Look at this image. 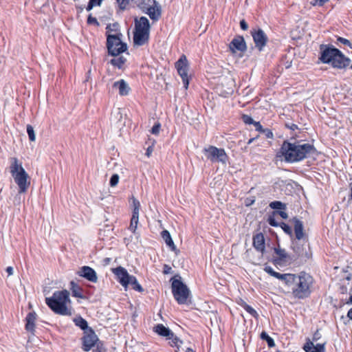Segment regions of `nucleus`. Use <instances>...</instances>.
<instances>
[{
    "instance_id": "obj_1",
    "label": "nucleus",
    "mask_w": 352,
    "mask_h": 352,
    "mask_svg": "<svg viewBox=\"0 0 352 352\" xmlns=\"http://www.w3.org/2000/svg\"><path fill=\"white\" fill-rule=\"evenodd\" d=\"M316 153L317 151L313 144L303 143L301 141L294 143L284 141L279 151L280 156L289 163H296L312 157Z\"/></svg>"
},
{
    "instance_id": "obj_2",
    "label": "nucleus",
    "mask_w": 352,
    "mask_h": 352,
    "mask_svg": "<svg viewBox=\"0 0 352 352\" xmlns=\"http://www.w3.org/2000/svg\"><path fill=\"white\" fill-rule=\"evenodd\" d=\"M313 282L314 279L310 274L301 272L298 274H287L284 283L291 289L295 298L303 299L310 295Z\"/></svg>"
},
{
    "instance_id": "obj_3",
    "label": "nucleus",
    "mask_w": 352,
    "mask_h": 352,
    "mask_svg": "<svg viewBox=\"0 0 352 352\" xmlns=\"http://www.w3.org/2000/svg\"><path fill=\"white\" fill-rule=\"evenodd\" d=\"M320 60L323 63L331 64L337 69H345L350 64V59L333 45H321Z\"/></svg>"
},
{
    "instance_id": "obj_4",
    "label": "nucleus",
    "mask_w": 352,
    "mask_h": 352,
    "mask_svg": "<svg viewBox=\"0 0 352 352\" xmlns=\"http://www.w3.org/2000/svg\"><path fill=\"white\" fill-rule=\"evenodd\" d=\"M46 304L56 314L71 316L72 309L69 306L71 300L67 290L55 292L52 296L45 298Z\"/></svg>"
},
{
    "instance_id": "obj_5",
    "label": "nucleus",
    "mask_w": 352,
    "mask_h": 352,
    "mask_svg": "<svg viewBox=\"0 0 352 352\" xmlns=\"http://www.w3.org/2000/svg\"><path fill=\"white\" fill-rule=\"evenodd\" d=\"M10 169L14 182L19 186V193L25 192L30 184V182L28 181L29 176L16 157L10 159Z\"/></svg>"
},
{
    "instance_id": "obj_6",
    "label": "nucleus",
    "mask_w": 352,
    "mask_h": 352,
    "mask_svg": "<svg viewBox=\"0 0 352 352\" xmlns=\"http://www.w3.org/2000/svg\"><path fill=\"white\" fill-rule=\"evenodd\" d=\"M122 34L120 32L108 34L107 38V47L108 52L113 56H119L127 50L126 44L121 40Z\"/></svg>"
},
{
    "instance_id": "obj_7",
    "label": "nucleus",
    "mask_w": 352,
    "mask_h": 352,
    "mask_svg": "<svg viewBox=\"0 0 352 352\" xmlns=\"http://www.w3.org/2000/svg\"><path fill=\"white\" fill-rule=\"evenodd\" d=\"M173 295L179 304H185L190 295L188 287L179 279L172 278Z\"/></svg>"
},
{
    "instance_id": "obj_8",
    "label": "nucleus",
    "mask_w": 352,
    "mask_h": 352,
    "mask_svg": "<svg viewBox=\"0 0 352 352\" xmlns=\"http://www.w3.org/2000/svg\"><path fill=\"white\" fill-rule=\"evenodd\" d=\"M203 152L208 160L212 162H221L226 164L228 156L223 148H219L214 146L204 148Z\"/></svg>"
},
{
    "instance_id": "obj_9",
    "label": "nucleus",
    "mask_w": 352,
    "mask_h": 352,
    "mask_svg": "<svg viewBox=\"0 0 352 352\" xmlns=\"http://www.w3.org/2000/svg\"><path fill=\"white\" fill-rule=\"evenodd\" d=\"M137 6L140 7L149 17L154 21H157L161 15V6L155 0L150 1V3L146 5L143 0H139Z\"/></svg>"
},
{
    "instance_id": "obj_10",
    "label": "nucleus",
    "mask_w": 352,
    "mask_h": 352,
    "mask_svg": "<svg viewBox=\"0 0 352 352\" xmlns=\"http://www.w3.org/2000/svg\"><path fill=\"white\" fill-rule=\"evenodd\" d=\"M292 247L298 257L304 260L309 259L311 257V253L307 250V247L309 248L307 239L301 241L293 240Z\"/></svg>"
},
{
    "instance_id": "obj_11",
    "label": "nucleus",
    "mask_w": 352,
    "mask_h": 352,
    "mask_svg": "<svg viewBox=\"0 0 352 352\" xmlns=\"http://www.w3.org/2000/svg\"><path fill=\"white\" fill-rule=\"evenodd\" d=\"M175 67L182 78L184 88L187 89L189 80L188 77V60L185 55L180 56L179 59L175 63Z\"/></svg>"
},
{
    "instance_id": "obj_12",
    "label": "nucleus",
    "mask_w": 352,
    "mask_h": 352,
    "mask_svg": "<svg viewBox=\"0 0 352 352\" xmlns=\"http://www.w3.org/2000/svg\"><path fill=\"white\" fill-rule=\"evenodd\" d=\"M255 47L260 51H263L265 47L268 38L264 31L261 29L253 30L251 31Z\"/></svg>"
},
{
    "instance_id": "obj_13",
    "label": "nucleus",
    "mask_w": 352,
    "mask_h": 352,
    "mask_svg": "<svg viewBox=\"0 0 352 352\" xmlns=\"http://www.w3.org/2000/svg\"><path fill=\"white\" fill-rule=\"evenodd\" d=\"M98 340L95 332L89 329L87 331H85V336L82 338V349L85 351H89Z\"/></svg>"
},
{
    "instance_id": "obj_14",
    "label": "nucleus",
    "mask_w": 352,
    "mask_h": 352,
    "mask_svg": "<svg viewBox=\"0 0 352 352\" xmlns=\"http://www.w3.org/2000/svg\"><path fill=\"white\" fill-rule=\"evenodd\" d=\"M113 272L117 276L119 283L125 288L128 287V281L131 275L124 267L120 266L113 270Z\"/></svg>"
},
{
    "instance_id": "obj_15",
    "label": "nucleus",
    "mask_w": 352,
    "mask_h": 352,
    "mask_svg": "<svg viewBox=\"0 0 352 352\" xmlns=\"http://www.w3.org/2000/svg\"><path fill=\"white\" fill-rule=\"evenodd\" d=\"M78 274L90 282L95 283L98 281L96 272L94 269L89 266L82 267L78 272Z\"/></svg>"
},
{
    "instance_id": "obj_16",
    "label": "nucleus",
    "mask_w": 352,
    "mask_h": 352,
    "mask_svg": "<svg viewBox=\"0 0 352 352\" xmlns=\"http://www.w3.org/2000/svg\"><path fill=\"white\" fill-rule=\"evenodd\" d=\"M229 47L233 53H235L236 51L243 52L247 49V46L243 36H237L233 38L229 45Z\"/></svg>"
},
{
    "instance_id": "obj_17",
    "label": "nucleus",
    "mask_w": 352,
    "mask_h": 352,
    "mask_svg": "<svg viewBox=\"0 0 352 352\" xmlns=\"http://www.w3.org/2000/svg\"><path fill=\"white\" fill-rule=\"evenodd\" d=\"M294 222V228L295 239L294 240L301 241L302 239H307L304 232V226L302 222L296 217L292 219Z\"/></svg>"
},
{
    "instance_id": "obj_18",
    "label": "nucleus",
    "mask_w": 352,
    "mask_h": 352,
    "mask_svg": "<svg viewBox=\"0 0 352 352\" xmlns=\"http://www.w3.org/2000/svg\"><path fill=\"white\" fill-rule=\"evenodd\" d=\"M149 38V33L142 30H135L133 35V43L135 45H144Z\"/></svg>"
},
{
    "instance_id": "obj_19",
    "label": "nucleus",
    "mask_w": 352,
    "mask_h": 352,
    "mask_svg": "<svg viewBox=\"0 0 352 352\" xmlns=\"http://www.w3.org/2000/svg\"><path fill=\"white\" fill-rule=\"evenodd\" d=\"M135 30H142L149 33L150 24L148 19L145 16H142L139 19L135 20Z\"/></svg>"
},
{
    "instance_id": "obj_20",
    "label": "nucleus",
    "mask_w": 352,
    "mask_h": 352,
    "mask_svg": "<svg viewBox=\"0 0 352 352\" xmlns=\"http://www.w3.org/2000/svg\"><path fill=\"white\" fill-rule=\"evenodd\" d=\"M254 248L258 252L263 253L265 250V238L262 233L256 234L253 237Z\"/></svg>"
},
{
    "instance_id": "obj_21",
    "label": "nucleus",
    "mask_w": 352,
    "mask_h": 352,
    "mask_svg": "<svg viewBox=\"0 0 352 352\" xmlns=\"http://www.w3.org/2000/svg\"><path fill=\"white\" fill-rule=\"evenodd\" d=\"M153 331L160 336L166 337L168 339L170 336H173V331L162 324H158L153 327Z\"/></svg>"
},
{
    "instance_id": "obj_22",
    "label": "nucleus",
    "mask_w": 352,
    "mask_h": 352,
    "mask_svg": "<svg viewBox=\"0 0 352 352\" xmlns=\"http://www.w3.org/2000/svg\"><path fill=\"white\" fill-rule=\"evenodd\" d=\"M306 352H324V344H317L316 346L311 341H308L303 346Z\"/></svg>"
},
{
    "instance_id": "obj_23",
    "label": "nucleus",
    "mask_w": 352,
    "mask_h": 352,
    "mask_svg": "<svg viewBox=\"0 0 352 352\" xmlns=\"http://www.w3.org/2000/svg\"><path fill=\"white\" fill-rule=\"evenodd\" d=\"M113 87L118 89L119 94L121 96H126L129 92V87L124 80H120L113 83Z\"/></svg>"
},
{
    "instance_id": "obj_24",
    "label": "nucleus",
    "mask_w": 352,
    "mask_h": 352,
    "mask_svg": "<svg viewBox=\"0 0 352 352\" xmlns=\"http://www.w3.org/2000/svg\"><path fill=\"white\" fill-rule=\"evenodd\" d=\"M36 315L34 312L29 313L26 316L25 329L28 331L33 332L35 327V321Z\"/></svg>"
},
{
    "instance_id": "obj_25",
    "label": "nucleus",
    "mask_w": 352,
    "mask_h": 352,
    "mask_svg": "<svg viewBox=\"0 0 352 352\" xmlns=\"http://www.w3.org/2000/svg\"><path fill=\"white\" fill-rule=\"evenodd\" d=\"M161 236H162V238L165 241V243L167 245V246H168L170 248L171 250L175 251L176 250V246L174 244V242H173V241L172 239V237H171V236L170 234V232L168 230H163L162 232Z\"/></svg>"
},
{
    "instance_id": "obj_26",
    "label": "nucleus",
    "mask_w": 352,
    "mask_h": 352,
    "mask_svg": "<svg viewBox=\"0 0 352 352\" xmlns=\"http://www.w3.org/2000/svg\"><path fill=\"white\" fill-rule=\"evenodd\" d=\"M126 61V58H124V56H114V58L110 60V63L112 65H113L114 67H116L120 69H122L124 68V65H125Z\"/></svg>"
},
{
    "instance_id": "obj_27",
    "label": "nucleus",
    "mask_w": 352,
    "mask_h": 352,
    "mask_svg": "<svg viewBox=\"0 0 352 352\" xmlns=\"http://www.w3.org/2000/svg\"><path fill=\"white\" fill-rule=\"evenodd\" d=\"M265 271L270 275H271L279 280H281L283 283L285 280L286 276L287 275V274H280L278 272H276L270 266L265 267Z\"/></svg>"
},
{
    "instance_id": "obj_28",
    "label": "nucleus",
    "mask_w": 352,
    "mask_h": 352,
    "mask_svg": "<svg viewBox=\"0 0 352 352\" xmlns=\"http://www.w3.org/2000/svg\"><path fill=\"white\" fill-rule=\"evenodd\" d=\"M73 321H74V324L77 327H80L82 330L85 331V330H88L89 329L88 327L87 322L84 318H82L81 316L74 318Z\"/></svg>"
},
{
    "instance_id": "obj_29",
    "label": "nucleus",
    "mask_w": 352,
    "mask_h": 352,
    "mask_svg": "<svg viewBox=\"0 0 352 352\" xmlns=\"http://www.w3.org/2000/svg\"><path fill=\"white\" fill-rule=\"evenodd\" d=\"M131 285L132 288L136 291L140 292L143 291L142 286L138 283L137 278L134 276L131 275L129 277L128 281V285Z\"/></svg>"
},
{
    "instance_id": "obj_30",
    "label": "nucleus",
    "mask_w": 352,
    "mask_h": 352,
    "mask_svg": "<svg viewBox=\"0 0 352 352\" xmlns=\"http://www.w3.org/2000/svg\"><path fill=\"white\" fill-rule=\"evenodd\" d=\"M275 253L278 256L279 261H277V263H280L282 262H285L287 261L288 254H287L286 251L284 249L276 248Z\"/></svg>"
},
{
    "instance_id": "obj_31",
    "label": "nucleus",
    "mask_w": 352,
    "mask_h": 352,
    "mask_svg": "<svg viewBox=\"0 0 352 352\" xmlns=\"http://www.w3.org/2000/svg\"><path fill=\"white\" fill-rule=\"evenodd\" d=\"M71 284L72 286L71 289H72L73 296L80 298H83L84 296L82 295V289L80 287H78L77 285H76L74 282H72Z\"/></svg>"
},
{
    "instance_id": "obj_32",
    "label": "nucleus",
    "mask_w": 352,
    "mask_h": 352,
    "mask_svg": "<svg viewBox=\"0 0 352 352\" xmlns=\"http://www.w3.org/2000/svg\"><path fill=\"white\" fill-rule=\"evenodd\" d=\"M167 340H170L169 342L170 346L173 347L179 348L180 345L182 344V341L179 340L178 337L175 336L174 333H173V336H170Z\"/></svg>"
},
{
    "instance_id": "obj_33",
    "label": "nucleus",
    "mask_w": 352,
    "mask_h": 352,
    "mask_svg": "<svg viewBox=\"0 0 352 352\" xmlns=\"http://www.w3.org/2000/svg\"><path fill=\"white\" fill-rule=\"evenodd\" d=\"M270 207L274 210H286L287 206L286 204L280 201H274L270 204Z\"/></svg>"
},
{
    "instance_id": "obj_34",
    "label": "nucleus",
    "mask_w": 352,
    "mask_h": 352,
    "mask_svg": "<svg viewBox=\"0 0 352 352\" xmlns=\"http://www.w3.org/2000/svg\"><path fill=\"white\" fill-rule=\"evenodd\" d=\"M138 221H139V217L132 215L130 226L129 227V230H130L133 234H135V231H136V229L138 227Z\"/></svg>"
},
{
    "instance_id": "obj_35",
    "label": "nucleus",
    "mask_w": 352,
    "mask_h": 352,
    "mask_svg": "<svg viewBox=\"0 0 352 352\" xmlns=\"http://www.w3.org/2000/svg\"><path fill=\"white\" fill-rule=\"evenodd\" d=\"M261 338L265 340L270 347H272L275 345L274 340L270 336H269V335L265 331H263L261 333Z\"/></svg>"
},
{
    "instance_id": "obj_36",
    "label": "nucleus",
    "mask_w": 352,
    "mask_h": 352,
    "mask_svg": "<svg viewBox=\"0 0 352 352\" xmlns=\"http://www.w3.org/2000/svg\"><path fill=\"white\" fill-rule=\"evenodd\" d=\"M133 210L132 215L139 217L140 204V201L134 197L133 198Z\"/></svg>"
},
{
    "instance_id": "obj_37",
    "label": "nucleus",
    "mask_w": 352,
    "mask_h": 352,
    "mask_svg": "<svg viewBox=\"0 0 352 352\" xmlns=\"http://www.w3.org/2000/svg\"><path fill=\"white\" fill-rule=\"evenodd\" d=\"M27 133L28 134L30 140L32 142H34L36 140L34 130V128L30 124L27 125Z\"/></svg>"
},
{
    "instance_id": "obj_38",
    "label": "nucleus",
    "mask_w": 352,
    "mask_h": 352,
    "mask_svg": "<svg viewBox=\"0 0 352 352\" xmlns=\"http://www.w3.org/2000/svg\"><path fill=\"white\" fill-rule=\"evenodd\" d=\"M118 3L119 4V7L121 10H124L126 8V6L129 3L131 0H116ZM131 1H134L135 4L139 2V0H131Z\"/></svg>"
},
{
    "instance_id": "obj_39",
    "label": "nucleus",
    "mask_w": 352,
    "mask_h": 352,
    "mask_svg": "<svg viewBox=\"0 0 352 352\" xmlns=\"http://www.w3.org/2000/svg\"><path fill=\"white\" fill-rule=\"evenodd\" d=\"M280 226L281 227V228L283 230V231L286 234H289L290 236H293L292 228H291V227L289 225H287L285 223L282 222L280 224Z\"/></svg>"
},
{
    "instance_id": "obj_40",
    "label": "nucleus",
    "mask_w": 352,
    "mask_h": 352,
    "mask_svg": "<svg viewBox=\"0 0 352 352\" xmlns=\"http://www.w3.org/2000/svg\"><path fill=\"white\" fill-rule=\"evenodd\" d=\"M102 1V0H89L87 7V10L90 11L94 6H100Z\"/></svg>"
},
{
    "instance_id": "obj_41",
    "label": "nucleus",
    "mask_w": 352,
    "mask_h": 352,
    "mask_svg": "<svg viewBox=\"0 0 352 352\" xmlns=\"http://www.w3.org/2000/svg\"><path fill=\"white\" fill-rule=\"evenodd\" d=\"M119 175L118 174H113L110 179V186L111 187L116 186L119 182Z\"/></svg>"
},
{
    "instance_id": "obj_42",
    "label": "nucleus",
    "mask_w": 352,
    "mask_h": 352,
    "mask_svg": "<svg viewBox=\"0 0 352 352\" xmlns=\"http://www.w3.org/2000/svg\"><path fill=\"white\" fill-rule=\"evenodd\" d=\"M337 41L341 43L342 44L349 46L351 49H352V43L351 41L346 38L338 36L337 38Z\"/></svg>"
},
{
    "instance_id": "obj_43",
    "label": "nucleus",
    "mask_w": 352,
    "mask_h": 352,
    "mask_svg": "<svg viewBox=\"0 0 352 352\" xmlns=\"http://www.w3.org/2000/svg\"><path fill=\"white\" fill-rule=\"evenodd\" d=\"M118 28V23H113L112 25H109L107 27V36L108 34H111L112 32H117Z\"/></svg>"
},
{
    "instance_id": "obj_44",
    "label": "nucleus",
    "mask_w": 352,
    "mask_h": 352,
    "mask_svg": "<svg viewBox=\"0 0 352 352\" xmlns=\"http://www.w3.org/2000/svg\"><path fill=\"white\" fill-rule=\"evenodd\" d=\"M161 124L159 122L155 123L152 127L151 132L153 135H158L160 131Z\"/></svg>"
},
{
    "instance_id": "obj_45",
    "label": "nucleus",
    "mask_w": 352,
    "mask_h": 352,
    "mask_svg": "<svg viewBox=\"0 0 352 352\" xmlns=\"http://www.w3.org/2000/svg\"><path fill=\"white\" fill-rule=\"evenodd\" d=\"M242 120L243 121L244 123L247 124H253V123L254 122L251 116L245 114L242 116Z\"/></svg>"
},
{
    "instance_id": "obj_46",
    "label": "nucleus",
    "mask_w": 352,
    "mask_h": 352,
    "mask_svg": "<svg viewBox=\"0 0 352 352\" xmlns=\"http://www.w3.org/2000/svg\"><path fill=\"white\" fill-rule=\"evenodd\" d=\"M245 310L248 312L252 316L254 317V318H257L258 317V314L257 312L256 311V310L254 309H253L251 306H250L248 305V306H246L245 307Z\"/></svg>"
},
{
    "instance_id": "obj_47",
    "label": "nucleus",
    "mask_w": 352,
    "mask_h": 352,
    "mask_svg": "<svg viewBox=\"0 0 352 352\" xmlns=\"http://www.w3.org/2000/svg\"><path fill=\"white\" fill-rule=\"evenodd\" d=\"M88 24H94L96 25H99V23L98 22L96 18L93 17L91 15H89L87 19Z\"/></svg>"
},
{
    "instance_id": "obj_48",
    "label": "nucleus",
    "mask_w": 352,
    "mask_h": 352,
    "mask_svg": "<svg viewBox=\"0 0 352 352\" xmlns=\"http://www.w3.org/2000/svg\"><path fill=\"white\" fill-rule=\"evenodd\" d=\"M268 223L271 226L278 227L280 224L276 221L274 217H270L268 219Z\"/></svg>"
},
{
    "instance_id": "obj_49",
    "label": "nucleus",
    "mask_w": 352,
    "mask_h": 352,
    "mask_svg": "<svg viewBox=\"0 0 352 352\" xmlns=\"http://www.w3.org/2000/svg\"><path fill=\"white\" fill-rule=\"evenodd\" d=\"M285 210L275 211L274 213L280 215L283 219H286L288 217L287 212L285 211Z\"/></svg>"
},
{
    "instance_id": "obj_50",
    "label": "nucleus",
    "mask_w": 352,
    "mask_h": 352,
    "mask_svg": "<svg viewBox=\"0 0 352 352\" xmlns=\"http://www.w3.org/2000/svg\"><path fill=\"white\" fill-rule=\"evenodd\" d=\"M263 133L265 134L267 138H272L273 133L270 129L263 130Z\"/></svg>"
},
{
    "instance_id": "obj_51",
    "label": "nucleus",
    "mask_w": 352,
    "mask_h": 352,
    "mask_svg": "<svg viewBox=\"0 0 352 352\" xmlns=\"http://www.w3.org/2000/svg\"><path fill=\"white\" fill-rule=\"evenodd\" d=\"M240 27L243 30H247L248 28V25L246 21L243 19L240 21Z\"/></svg>"
},
{
    "instance_id": "obj_52",
    "label": "nucleus",
    "mask_w": 352,
    "mask_h": 352,
    "mask_svg": "<svg viewBox=\"0 0 352 352\" xmlns=\"http://www.w3.org/2000/svg\"><path fill=\"white\" fill-rule=\"evenodd\" d=\"M328 1L329 0H314V3H313V5L322 6Z\"/></svg>"
},
{
    "instance_id": "obj_53",
    "label": "nucleus",
    "mask_w": 352,
    "mask_h": 352,
    "mask_svg": "<svg viewBox=\"0 0 352 352\" xmlns=\"http://www.w3.org/2000/svg\"><path fill=\"white\" fill-rule=\"evenodd\" d=\"M253 124L254 125L256 131L263 132V130H264L260 122L254 121Z\"/></svg>"
},
{
    "instance_id": "obj_54",
    "label": "nucleus",
    "mask_w": 352,
    "mask_h": 352,
    "mask_svg": "<svg viewBox=\"0 0 352 352\" xmlns=\"http://www.w3.org/2000/svg\"><path fill=\"white\" fill-rule=\"evenodd\" d=\"M153 151V145H152V146H149L147 148V149H146V153H145V154H146V155L148 157H149L151 155V154H152Z\"/></svg>"
},
{
    "instance_id": "obj_55",
    "label": "nucleus",
    "mask_w": 352,
    "mask_h": 352,
    "mask_svg": "<svg viewBox=\"0 0 352 352\" xmlns=\"http://www.w3.org/2000/svg\"><path fill=\"white\" fill-rule=\"evenodd\" d=\"M6 272L8 273V276H11L13 274V272H14V270H13V267H11V266H9L6 268Z\"/></svg>"
},
{
    "instance_id": "obj_56",
    "label": "nucleus",
    "mask_w": 352,
    "mask_h": 352,
    "mask_svg": "<svg viewBox=\"0 0 352 352\" xmlns=\"http://www.w3.org/2000/svg\"><path fill=\"white\" fill-rule=\"evenodd\" d=\"M171 270V267H169L168 265H164V274H169Z\"/></svg>"
},
{
    "instance_id": "obj_57",
    "label": "nucleus",
    "mask_w": 352,
    "mask_h": 352,
    "mask_svg": "<svg viewBox=\"0 0 352 352\" xmlns=\"http://www.w3.org/2000/svg\"><path fill=\"white\" fill-rule=\"evenodd\" d=\"M239 305H240L244 309H245L246 306H248V305L243 300H240Z\"/></svg>"
},
{
    "instance_id": "obj_58",
    "label": "nucleus",
    "mask_w": 352,
    "mask_h": 352,
    "mask_svg": "<svg viewBox=\"0 0 352 352\" xmlns=\"http://www.w3.org/2000/svg\"><path fill=\"white\" fill-rule=\"evenodd\" d=\"M239 305H240L244 309H245L246 306H248V305L243 300H240Z\"/></svg>"
},
{
    "instance_id": "obj_59",
    "label": "nucleus",
    "mask_w": 352,
    "mask_h": 352,
    "mask_svg": "<svg viewBox=\"0 0 352 352\" xmlns=\"http://www.w3.org/2000/svg\"><path fill=\"white\" fill-rule=\"evenodd\" d=\"M287 126L289 127L290 129H292V131H294L296 130V129H298V126L296 124H292L290 126H289L288 124H287Z\"/></svg>"
},
{
    "instance_id": "obj_60",
    "label": "nucleus",
    "mask_w": 352,
    "mask_h": 352,
    "mask_svg": "<svg viewBox=\"0 0 352 352\" xmlns=\"http://www.w3.org/2000/svg\"><path fill=\"white\" fill-rule=\"evenodd\" d=\"M347 316L351 319L352 320V308H351L348 313H347Z\"/></svg>"
},
{
    "instance_id": "obj_61",
    "label": "nucleus",
    "mask_w": 352,
    "mask_h": 352,
    "mask_svg": "<svg viewBox=\"0 0 352 352\" xmlns=\"http://www.w3.org/2000/svg\"><path fill=\"white\" fill-rule=\"evenodd\" d=\"M347 304H352V294L350 296Z\"/></svg>"
},
{
    "instance_id": "obj_62",
    "label": "nucleus",
    "mask_w": 352,
    "mask_h": 352,
    "mask_svg": "<svg viewBox=\"0 0 352 352\" xmlns=\"http://www.w3.org/2000/svg\"><path fill=\"white\" fill-rule=\"evenodd\" d=\"M104 261H105V263L107 264V263H109L111 261V258H106L104 259Z\"/></svg>"
},
{
    "instance_id": "obj_63",
    "label": "nucleus",
    "mask_w": 352,
    "mask_h": 352,
    "mask_svg": "<svg viewBox=\"0 0 352 352\" xmlns=\"http://www.w3.org/2000/svg\"><path fill=\"white\" fill-rule=\"evenodd\" d=\"M186 352H195L192 349L188 348L186 351Z\"/></svg>"
},
{
    "instance_id": "obj_64",
    "label": "nucleus",
    "mask_w": 352,
    "mask_h": 352,
    "mask_svg": "<svg viewBox=\"0 0 352 352\" xmlns=\"http://www.w3.org/2000/svg\"><path fill=\"white\" fill-rule=\"evenodd\" d=\"M117 114H118V116H120V118H122V114H121V113L120 112V110H119V109L118 110Z\"/></svg>"
}]
</instances>
